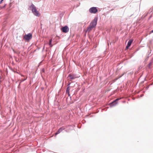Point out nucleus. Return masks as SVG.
Wrapping results in <instances>:
<instances>
[{
    "instance_id": "f257e3e1",
    "label": "nucleus",
    "mask_w": 153,
    "mask_h": 153,
    "mask_svg": "<svg viewBox=\"0 0 153 153\" xmlns=\"http://www.w3.org/2000/svg\"><path fill=\"white\" fill-rule=\"evenodd\" d=\"M97 19L96 18H95L91 22L90 25L88 27L87 32H88L91 31L92 29L95 27L97 24Z\"/></svg>"
},
{
    "instance_id": "f03ea898",
    "label": "nucleus",
    "mask_w": 153,
    "mask_h": 153,
    "mask_svg": "<svg viewBox=\"0 0 153 153\" xmlns=\"http://www.w3.org/2000/svg\"><path fill=\"white\" fill-rule=\"evenodd\" d=\"M32 7V10L34 15L36 16H40V14L38 11L35 6L33 5H31Z\"/></svg>"
},
{
    "instance_id": "7ed1b4c3",
    "label": "nucleus",
    "mask_w": 153,
    "mask_h": 153,
    "mask_svg": "<svg viewBox=\"0 0 153 153\" xmlns=\"http://www.w3.org/2000/svg\"><path fill=\"white\" fill-rule=\"evenodd\" d=\"M32 38V35L30 33H29L27 35H25L24 37V39L27 41L31 39Z\"/></svg>"
},
{
    "instance_id": "20e7f679",
    "label": "nucleus",
    "mask_w": 153,
    "mask_h": 153,
    "mask_svg": "<svg viewBox=\"0 0 153 153\" xmlns=\"http://www.w3.org/2000/svg\"><path fill=\"white\" fill-rule=\"evenodd\" d=\"M89 11L91 13H96L97 12L98 10L96 7H93L89 9Z\"/></svg>"
},
{
    "instance_id": "39448f33",
    "label": "nucleus",
    "mask_w": 153,
    "mask_h": 153,
    "mask_svg": "<svg viewBox=\"0 0 153 153\" xmlns=\"http://www.w3.org/2000/svg\"><path fill=\"white\" fill-rule=\"evenodd\" d=\"M61 30L64 33H67L68 32L69 28L67 26H65L62 27L61 29Z\"/></svg>"
},
{
    "instance_id": "423d86ee",
    "label": "nucleus",
    "mask_w": 153,
    "mask_h": 153,
    "mask_svg": "<svg viewBox=\"0 0 153 153\" xmlns=\"http://www.w3.org/2000/svg\"><path fill=\"white\" fill-rule=\"evenodd\" d=\"M65 129V128L64 127H62L60 128L57 132L55 134V136H56L57 134H59L60 132H61L63 130Z\"/></svg>"
},
{
    "instance_id": "0eeeda50",
    "label": "nucleus",
    "mask_w": 153,
    "mask_h": 153,
    "mask_svg": "<svg viewBox=\"0 0 153 153\" xmlns=\"http://www.w3.org/2000/svg\"><path fill=\"white\" fill-rule=\"evenodd\" d=\"M133 40L131 39L129 40L128 41L127 45L126 47V49H128L129 47L131 46V44L133 42Z\"/></svg>"
},
{
    "instance_id": "6e6552de",
    "label": "nucleus",
    "mask_w": 153,
    "mask_h": 153,
    "mask_svg": "<svg viewBox=\"0 0 153 153\" xmlns=\"http://www.w3.org/2000/svg\"><path fill=\"white\" fill-rule=\"evenodd\" d=\"M70 79H73L76 78L75 76L74 75L70 74L68 76Z\"/></svg>"
},
{
    "instance_id": "1a4fd4ad",
    "label": "nucleus",
    "mask_w": 153,
    "mask_h": 153,
    "mask_svg": "<svg viewBox=\"0 0 153 153\" xmlns=\"http://www.w3.org/2000/svg\"><path fill=\"white\" fill-rule=\"evenodd\" d=\"M121 98H120V99H119V98H117V99H116V100H114V101L112 103H111L113 104V105H116L117 103V101H118V100H119Z\"/></svg>"
},
{
    "instance_id": "9d476101",
    "label": "nucleus",
    "mask_w": 153,
    "mask_h": 153,
    "mask_svg": "<svg viewBox=\"0 0 153 153\" xmlns=\"http://www.w3.org/2000/svg\"><path fill=\"white\" fill-rule=\"evenodd\" d=\"M52 39H51L49 40V45H50V47H51L53 46V45H51V42H52Z\"/></svg>"
},
{
    "instance_id": "9b49d317",
    "label": "nucleus",
    "mask_w": 153,
    "mask_h": 153,
    "mask_svg": "<svg viewBox=\"0 0 153 153\" xmlns=\"http://www.w3.org/2000/svg\"><path fill=\"white\" fill-rule=\"evenodd\" d=\"M69 90H70V88L69 87H68L67 88V90H66V93H68V94L69 95Z\"/></svg>"
},
{
    "instance_id": "f8f14e48",
    "label": "nucleus",
    "mask_w": 153,
    "mask_h": 153,
    "mask_svg": "<svg viewBox=\"0 0 153 153\" xmlns=\"http://www.w3.org/2000/svg\"><path fill=\"white\" fill-rule=\"evenodd\" d=\"M151 33H153V30H152L151 31Z\"/></svg>"
},
{
    "instance_id": "ddd939ff",
    "label": "nucleus",
    "mask_w": 153,
    "mask_h": 153,
    "mask_svg": "<svg viewBox=\"0 0 153 153\" xmlns=\"http://www.w3.org/2000/svg\"><path fill=\"white\" fill-rule=\"evenodd\" d=\"M13 51L14 52V49H13Z\"/></svg>"
}]
</instances>
